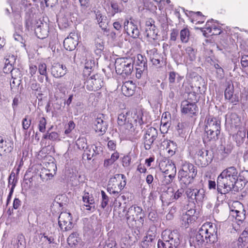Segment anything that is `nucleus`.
<instances>
[{"mask_svg":"<svg viewBox=\"0 0 248 248\" xmlns=\"http://www.w3.org/2000/svg\"><path fill=\"white\" fill-rule=\"evenodd\" d=\"M143 112L140 108L124 109L119 113L117 127L121 134L125 139L132 140L138 133V128L144 124Z\"/></svg>","mask_w":248,"mask_h":248,"instance_id":"1","label":"nucleus"},{"mask_svg":"<svg viewBox=\"0 0 248 248\" xmlns=\"http://www.w3.org/2000/svg\"><path fill=\"white\" fill-rule=\"evenodd\" d=\"M217 229L215 224L209 222L204 223L196 235L190 239L195 247H202L207 243L212 244L217 240Z\"/></svg>","mask_w":248,"mask_h":248,"instance_id":"2","label":"nucleus"},{"mask_svg":"<svg viewBox=\"0 0 248 248\" xmlns=\"http://www.w3.org/2000/svg\"><path fill=\"white\" fill-rule=\"evenodd\" d=\"M238 171L233 166L224 170L217 178V186L224 189V193H228L234 188L238 181Z\"/></svg>","mask_w":248,"mask_h":248,"instance_id":"3","label":"nucleus"},{"mask_svg":"<svg viewBox=\"0 0 248 248\" xmlns=\"http://www.w3.org/2000/svg\"><path fill=\"white\" fill-rule=\"evenodd\" d=\"M197 174V169L192 163L185 161L178 172V179L181 187L187 188L192 184Z\"/></svg>","mask_w":248,"mask_h":248,"instance_id":"4","label":"nucleus"},{"mask_svg":"<svg viewBox=\"0 0 248 248\" xmlns=\"http://www.w3.org/2000/svg\"><path fill=\"white\" fill-rule=\"evenodd\" d=\"M179 245L178 235L174 231L165 230L161 233V239L157 242L158 248H177Z\"/></svg>","mask_w":248,"mask_h":248,"instance_id":"5","label":"nucleus"},{"mask_svg":"<svg viewBox=\"0 0 248 248\" xmlns=\"http://www.w3.org/2000/svg\"><path fill=\"white\" fill-rule=\"evenodd\" d=\"M115 68L118 74L129 75L133 69V61L128 58H117L115 62Z\"/></svg>","mask_w":248,"mask_h":248,"instance_id":"6","label":"nucleus"},{"mask_svg":"<svg viewBox=\"0 0 248 248\" xmlns=\"http://www.w3.org/2000/svg\"><path fill=\"white\" fill-rule=\"evenodd\" d=\"M126 185L125 177L122 174H117L108 182V191L111 194H118Z\"/></svg>","mask_w":248,"mask_h":248,"instance_id":"7","label":"nucleus"},{"mask_svg":"<svg viewBox=\"0 0 248 248\" xmlns=\"http://www.w3.org/2000/svg\"><path fill=\"white\" fill-rule=\"evenodd\" d=\"M127 222H136L137 220L143 225L144 223L145 214L142 208L136 204L131 206L125 214Z\"/></svg>","mask_w":248,"mask_h":248,"instance_id":"8","label":"nucleus"},{"mask_svg":"<svg viewBox=\"0 0 248 248\" xmlns=\"http://www.w3.org/2000/svg\"><path fill=\"white\" fill-rule=\"evenodd\" d=\"M84 80V86L89 91H97L103 86V80L97 74L93 75Z\"/></svg>","mask_w":248,"mask_h":248,"instance_id":"9","label":"nucleus"},{"mask_svg":"<svg viewBox=\"0 0 248 248\" xmlns=\"http://www.w3.org/2000/svg\"><path fill=\"white\" fill-rule=\"evenodd\" d=\"M185 193L188 199L193 202H202L205 198V191L203 189L187 187Z\"/></svg>","mask_w":248,"mask_h":248,"instance_id":"10","label":"nucleus"},{"mask_svg":"<svg viewBox=\"0 0 248 248\" xmlns=\"http://www.w3.org/2000/svg\"><path fill=\"white\" fill-rule=\"evenodd\" d=\"M158 136L157 130L153 127L148 128L143 136V143L144 148L148 150L151 148L154 142L156 140Z\"/></svg>","mask_w":248,"mask_h":248,"instance_id":"11","label":"nucleus"},{"mask_svg":"<svg viewBox=\"0 0 248 248\" xmlns=\"http://www.w3.org/2000/svg\"><path fill=\"white\" fill-rule=\"evenodd\" d=\"M72 216L70 213L62 212L59 217L58 223L61 230L67 231L73 228Z\"/></svg>","mask_w":248,"mask_h":248,"instance_id":"12","label":"nucleus"},{"mask_svg":"<svg viewBox=\"0 0 248 248\" xmlns=\"http://www.w3.org/2000/svg\"><path fill=\"white\" fill-rule=\"evenodd\" d=\"M181 112L182 114L190 117L196 116L199 112V108L197 105L187 101H183L180 105Z\"/></svg>","mask_w":248,"mask_h":248,"instance_id":"13","label":"nucleus"},{"mask_svg":"<svg viewBox=\"0 0 248 248\" xmlns=\"http://www.w3.org/2000/svg\"><path fill=\"white\" fill-rule=\"evenodd\" d=\"M203 35L208 37L210 36L219 35L222 32L221 27L213 20L208 21L203 29Z\"/></svg>","mask_w":248,"mask_h":248,"instance_id":"14","label":"nucleus"},{"mask_svg":"<svg viewBox=\"0 0 248 248\" xmlns=\"http://www.w3.org/2000/svg\"><path fill=\"white\" fill-rule=\"evenodd\" d=\"M32 24H33L32 28L38 38L44 39L47 36L49 32V26L46 23L35 20Z\"/></svg>","mask_w":248,"mask_h":248,"instance_id":"15","label":"nucleus"},{"mask_svg":"<svg viewBox=\"0 0 248 248\" xmlns=\"http://www.w3.org/2000/svg\"><path fill=\"white\" fill-rule=\"evenodd\" d=\"M234 86L231 81L227 82L226 87L224 91V97L229 102L233 105H236L239 101L238 95L234 94Z\"/></svg>","mask_w":248,"mask_h":248,"instance_id":"16","label":"nucleus"},{"mask_svg":"<svg viewBox=\"0 0 248 248\" xmlns=\"http://www.w3.org/2000/svg\"><path fill=\"white\" fill-rule=\"evenodd\" d=\"M212 161V158L208 155V151L201 149L197 152L195 155V163L198 166L205 167Z\"/></svg>","mask_w":248,"mask_h":248,"instance_id":"17","label":"nucleus"},{"mask_svg":"<svg viewBox=\"0 0 248 248\" xmlns=\"http://www.w3.org/2000/svg\"><path fill=\"white\" fill-rule=\"evenodd\" d=\"M204 129L220 132L221 121L217 117L212 115L207 116L205 121Z\"/></svg>","mask_w":248,"mask_h":248,"instance_id":"18","label":"nucleus"},{"mask_svg":"<svg viewBox=\"0 0 248 248\" xmlns=\"http://www.w3.org/2000/svg\"><path fill=\"white\" fill-rule=\"evenodd\" d=\"M78 36L75 32H71L63 41V46L69 51L74 50L78 45Z\"/></svg>","mask_w":248,"mask_h":248,"instance_id":"19","label":"nucleus"},{"mask_svg":"<svg viewBox=\"0 0 248 248\" xmlns=\"http://www.w3.org/2000/svg\"><path fill=\"white\" fill-rule=\"evenodd\" d=\"M160 170L164 173L165 175H168L172 177H175L176 173V168L175 164L172 161H168L161 163L160 166Z\"/></svg>","mask_w":248,"mask_h":248,"instance_id":"20","label":"nucleus"},{"mask_svg":"<svg viewBox=\"0 0 248 248\" xmlns=\"http://www.w3.org/2000/svg\"><path fill=\"white\" fill-rule=\"evenodd\" d=\"M124 28L127 34L133 38L139 37L140 31L136 25L132 21L126 20L124 22Z\"/></svg>","mask_w":248,"mask_h":248,"instance_id":"21","label":"nucleus"},{"mask_svg":"<svg viewBox=\"0 0 248 248\" xmlns=\"http://www.w3.org/2000/svg\"><path fill=\"white\" fill-rule=\"evenodd\" d=\"M220 132L217 131L204 129L202 140L204 143L216 141L219 138Z\"/></svg>","mask_w":248,"mask_h":248,"instance_id":"22","label":"nucleus"},{"mask_svg":"<svg viewBox=\"0 0 248 248\" xmlns=\"http://www.w3.org/2000/svg\"><path fill=\"white\" fill-rule=\"evenodd\" d=\"M104 115L103 114H100L97 116L94 122V130L96 132H100L103 135L107 129V125L104 121Z\"/></svg>","mask_w":248,"mask_h":248,"instance_id":"23","label":"nucleus"},{"mask_svg":"<svg viewBox=\"0 0 248 248\" xmlns=\"http://www.w3.org/2000/svg\"><path fill=\"white\" fill-rule=\"evenodd\" d=\"M52 75L56 78H61L66 73V67L65 65L59 63H54L51 68Z\"/></svg>","mask_w":248,"mask_h":248,"instance_id":"24","label":"nucleus"},{"mask_svg":"<svg viewBox=\"0 0 248 248\" xmlns=\"http://www.w3.org/2000/svg\"><path fill=\"white\" fill-rule=\"evenodd\" d=\"M195 213L194 209H190L184 214L182 216V225L185 227H187L189 223L194 222L197 218V217L194 215Z\"/></svg>","mask_w":248,"mask_h":248,"instance_id":"25","label":"nucleus"},{"mask_svg":"<svg viewBox=\"0 0 248 248\" xmlns=\"http://www.w3.org/2000/svg\"><path fill=\"white\" fill-rule=\"evenodd\" d=\"M51 166L53 168V173L51 172V170L48 169L44 167L41 168L40 172V177L43 181L50 180L53 177L54 174L55 173V171L57 170L56 165L54 164H52Z\"/></svg>","mask_w":248,"mask_h":248,"instance_id":"26","label":"nucleus"},{"mask_svg":"<svg viewBox=\"0 0 248 248\" xmlns=\"http://www.w3.org/2000/svg\"><path fill=\"white\" fill-rule=\"evenodd\" d=\"M162 146L165 148L169 157L173 156L176 153L177 146L175 142L170 140H165L162 142Z\"/></svg>","mask_w":248,"mask_h":248,"instance_id":"27","label":"nucleus"},{"mask_svg":"<svg viewBox=\"0 0 248 248\" xmlns=\"http://www.w3.org/2000/svg\"><path fill=\"white\" fill-rule=\"evenodd\" d=\"M136 86L132 81L125 82L122 87V92L126 96H132L135 93Z\"/></svg>","mask_w":248,"mask_h":248,"instance_id":"28","label":"nucleus"},{"mask_svg":"<svg viewBox=\"0 0 248 248\" xmlns=\"http://www.w3.org/2000/svg\"><path fill=\"white\" fill-rule=\"evenodd\" d=\"M149 54L150 55V60L153 64L156 66L160 67L161 62L163 61V58L160 54L157 53V50L154 48L149 50Z\"/></svg>","mask_w":248,"mask_h":248,"instance_id":"29","label":"nucleus"},{"mask_svg":"<svg viewBox=\"0 0 248 248\" xmlns=\"http://www.w3.org/2000/svg\"><path fill=\"white\" fill-rule=\"evenodd\" d=\"M173 188L169 187L167 190L161 195L160 199L163 203L169 204L173 202Z\"/></svg>","mask_w":248,"mask_h":248,"instance_id":"30","label":"nucleus"},{"mask_svg":"<svg viewBox=\"0 0 248 248\" xmlns=\"http://www.w3.org/2000/svg\"><path fill=\"white\" fill-rule=\"evenodd\" d=\"M16 61V58L13 56H8L5 59L4 66L3 68V71L5 74L12 73L14 69V63Z\"/></svg>","mask_w":248,"mask_h":248,"instance_id":"31","label":"nucleus"},{"mask_svg":"<svg viewBox=\"0 0 248 248\" xmlns=\"http://www.w3.org/2000/svg\"><path fill=\"white\" fill-rule=\"evenodd\" d=\"M190 18L191 21L196 24L203 23L205 20V16L201 12H191Z\"/></svg>","mask_w":248,"mask_h":248,"instance_id":"32","label":"nucleus"},{"mask_svg":"<svg viewBox=\"0 0 248 248\" xmlns=\"http://www.w3.org/2000/svg\"><path fill=\"white\" fill-rule=\"evenodd\" d=\"M67 240L69 246L73 247L77 246L80 242L81 238L77 232H74L68 236Z\"/></svg>","mask_w":248,"mask_h":248,"instance_id":"33","label":"nucleus"},{"mask_svg":"<svg viewBox=\"0 0 248 248\" xmlns=\"http://www.w3.org/2000/svg\"><path fill=\"white\" fill-rule=\"evenodd\" d=\"M229 208L231 215H233V213H239L243 209V204L238 201H233L229 203Z\"/></svg>","mask_w":248,"mask_h":248,"instance_id":"34","label":"nucleus"},{"mask_svg":"<svg viewBox=\"0 0 248 248\" xmlns=\"http://www.w3.org/2000/svg\"><path fill=\"white\" fill-rule=\"evenodd\" d=\"M246 237L240 236L238 239L232 243V248H244L248 244V241Z\"/></svg>","mask_w":248,"mask_h":248,"instance_id":"35","label":"nucleus"},{"mask_svg":"<svg viewBox=\"0 0 248 248\" xmlns=\"http://www.w3.org/2000/svg\"><path fill=\"white\" fill-rule=\"evenodd\" d=\"M145 34L148 41L155 40L157 35L155 26H151V27L147 28L145 30Z\"/></svg>","mask_w":248,"mask_h":248,"instance_id":"36","label":"nucleus"},{"mask_svg":"<svg viewBox=\"0 0 248 248\" xmlns=\"http://www.w3.org/2000/svg\"><path fill=\"white\" fill-rule=\"evenodd\" d=\"M184 77L181 76L179 74L174 72L171 71L169 74L168 80L170 85H172L175 83L176 79L177 81L179 82Z\"/></svg>","mask_w":248,"mask_h":248,"instance_id":"37","label":"nucleus"},{"mask_svg":"<svg viewBox=\"0 0 248 248\" xmlns=\"http://www.w3.org/2000/svg\"><path fill=\"white\" fill-rule=\"evenodd\" d=\"M43 139H48L53 141H60L61 140L59 134L54 131L51 132L47 131L46 134L43 135Z\"/></svg>","mask_w":248,"mask_h":248,"instance_id":"38","label":"nucleus"},{"mask_svg":"<svg viewBox=\"0 0 248 248\" xmlns=\"http://www.w3.org/2000/svg\"><path fill=\"white\" fill-rule=\"evenodd\" d=\"M155 238V234L154 233H149L148 232L146 236L144 237V240L142 242V247L144 248H147L149 244L152 242Z\"/></svg>","mask_w":248,"mask_h":248,"instance_id":"39","label":"nucleus"},{"mask_svg":"<svg viewBox=\"0 0 248 248\" xmlns=\"http://www.w3.org/2000/svg\"><path fill=\"white\" fill-rule=\"evenodd\" d=\"M180 40L182 43L188 42L189 36L190 31L187 27L182 29L180 32Z\"/></svg>","mask_w":248,"mask_h":248,"instance_id":"40","label":"nucleus"},{"mask_svg":"<svg viewBox=\"0 0 248 248\" xmlns=\"http://www.w3.org/2000/svg\"><path fill=\"white\" fill-rule=\"evenodd\" d=\"M200 98L199 94L195 92H191L188 93L187 99L184 101H187L189 103L191 102L195 104L199 101Z\"/></svg>","mask_w":248,"mask_h":248,"instance_id":"41","label":"nucleus"},{"mask_svg":"<svg viewBox=\"0 0 248 248\" xmlns=\"http://www.w3.org/2000/svg\"><path fill=\"white\" fill-rule=\"evenodd\" d=\"M159 9L166 10L172 8L170 0H161L158 5Z\"/></svg>","mask_w":248,"mask_h":248,"instance_id":"42","label":"nucleus"},{"mask_svg":"<svg viewBox=\"0 0 248 248\" xmlns=\"http://www.w3.org/2000/svg\"><path fill=\"white\" fill-rule=\"evenodd\" d=\"M46 120L44 117H40L38 118V129L40 132L44 133L46 131Z\"/></svg>","mask_w":248,"mask_h":248,"instance_id":"43","label":"nucleus"},{"mask_svg":"<svg viewBox=\"0 0 248 248\" xmlns=\"http://www.w3.org/2000/svg\"><path fill=\"white\" fill-rule=\"evenodd\" d=\"M244 209L239 211V213H233V215H231L234 217L238 222L242 223L246 218L245 214L244 213Z\"/></svg>","mask_w":248,"mask_h":248,"instance_id":"44","label":"nucleus"},{"mask_svg":"<svg viewBox=\"0 0 248 248\" xmlns=\"http://www.w3.org/2000/svg\"><path fill=\"white\" fill-rule=\"evenodd\" d=\"M31 120L29 116L26 115L22 121V128L24 130H27L31 125Z\"/></svg>","mask_w":248,"mask_h":248,"instance_id":"45","label":"nucleus"},{"mask_svg":"<svg viewBox=\"0 0 248 248\" xmlns=\"http://www.w3.org/2000/svg\"><path fill=\"white\" fill-rule=\"evenodd\" d=\"M17 248H26V241L24 236L23 234H21L17 237Z\"/></svg>","mask_w":248,"mask_h":248,"instance_id":"46","label":"nucleus"},{"mask_svg":"<svg viewBox=\"0 0 248 248\" xmlns=\"http://www.w3.org/2000/svg\"><path fill=\"white\" fill-rule=\"evenodd\" d=\"M101 193L102 195L101 206L103 209H104L108 204L109 199L108 196L106 195L104 190H101Z\"/></svg>","mask_w":248,"mask_h":248,"instance_id":"47","label":"nucleus"},{"mask_svg":"<svg viewBox=\"0 0 248 248\" xmlns=\"http://www.w3.org/2000/svg\"><path fill=\"white\" fill-rule=\"evenodd\" d=\"M83 201L85 204H94V200L92 196H90L89 193H86L83 196Z\"/></svg>","mask_w":248,"mask_h":248,"instance_id":"48","label":"nucleus"},{"mask_svg":"<svg viewBox=\"0 0 248 248\" xmlns=\"http://www.w3.org/2000/svg\"><path fill=\"white\" fill-rule=\"evenodd\" d=\"M37 69L40 75H46L47 72V66L45 63H40L38 65Z\"/></svg>","mask_w":248,"mask_h":248,"instance_id":"49","label":"nucleus"},{"mask_svg":"<svg viewBox=\"0 0 248 248\" xmlns=\"http://www.w3.org/2000/svg\"><path fill=\"white\" fill-rule=\"evenodd\" d=\"M31 82L30 87L33 92L36 93V92L41 90L40 85L37 82L35 79H33L32 81H31Z\"/></svg>","mask_w":248,"mask_h":248,"instance_id":"50","label":"nucleus"},{"mask_svg":"<svg viewBox=\"0 0 248 248\" xmlns=\"http://www.w3.org/2000/svg\"><path fill=\"white\" fill-rule=\"evenodd\" d=\"M145 69H147V65L146 66H137L136 67V77L138 78H140L141 77V75L143 72V71L145 70Z\"/></svg>","mask_w":248,"mask_h":248,"instance_id":"51","label":"nucleus"},{"mask_svg":"<svg viewBox=\"0 0 248 248\" xmlns=\"http://www.w3.org/2000/svg\"><path fill=\"white\" fill-rule=\"evenodd\" d=\"M184 187H182L180 188H179L175 192H173V202L179 199L180 197H182L183 194L184 193Z\"/></svg>","mask_w":248,"mask_h":248,"instance_id":"52","label":"nucleus"},{"mask_svg":"<svg viewBox=\"0 0 248 248\" xmlns=\"http://www.w3.org/2000/svg\"><path fill=\"white\" fill-rule=\"evenodd\" d=\"M137 66H146V59L143 57L141 54L137 55V60L136 62Z\"/></svg>","mask_w":248,"mask_h":248,"instance_id":"53","label":"nucleus"},{"mask_svg":"<svg viewBox=\"0 0 248 248\" xmlns=\"http://www.w3.org/2000/svg\"><path fill=\"white\" fill-rule=\"evenodd\" d=\"M86 139L84 138H79L77 140V145L78 146L79 148H82L84 149L86 148L87 143Z\"/></svg>","mask_w":248,"mask_h":248,"instance_id":"54","label":"nucleus"},{"mask_svg":"<svg viewBox=\"0 0 248 248\" xmlns=\"http://www.w3.org/2000/svg\"><path fill=\"white\" fill-rule=\"evenodd\" d=\"M111 7L112 8V13L113 16L116 13H118L121 12V10L120 9L119 6L118 4L114 1L111 2Z\"/></svg>","mask_w":248,"mask_h":248,"instance_id":"55","label":"nucleus"},{"mask_svg":"<svg viewBox=\"0 0 248 248\" xmlns=\"http://www.w3.org/2000/svg\"><path fill=\"white\" fill-rule=\"evenodd\" d=\"M75 127V124L73 121H70L68 124V127L66 128L64 131V134L66 135L69 134Z\"/></svg>","mask_w":248,"mask_h":248,"instance_id":"56","label":"nucleus"},{"mask_svg":"<svg viewBox=\"0 0 248 248\" xmlns=\"http://www.w3.org/2000/svg\"><path fill=\"white\" fill-rule=\"evenodd\" d=\"M241 65L242 68H248V55H243L241 58Z\"/></svg>","mask_w":248,"mask_h":248,"instance_id":"57","label":"nucleus"},{"mask_svg":"<svg viewBox=\"0 0 248 248\" xmlns=\"http://www.w3.org/2000/svg\"><path fill=\"white\" fill-rule=\"evenodd\" d=\"M8 183L12 185V187H14V189L17 183V180L15 178V174L14 173H12L10 174Z\"/></svg>","mask_w":248,"mask_h":248,"instance_id":"58","label":"nucleus"},{"mask_svg":"<svg viewBox=\"0 0 248 248\" xmlns=\"http://www.w3.org/2000/svg\"><path fill=\"white\" fill-rule=\"evenodd\" d=\"M179 31L176 29H173L171 30L170 34V40L172 41H175L178 35Z\"/></svg>","mask_w":248,"mask_h":248,"instance_id":"59","label":"nucleus"},{"mask_svg":"<svg viewBox=\"0 0 248 248\" xmlns=\"http://www.w3.org/2000/svg\"><path fill=\"white\" fill-rule=\"evenodd\" d=\"M116 243L113 240L108 239L106 242L104 248H115Z\"/></svg>","mask_w":248,"mask_h":248,"instance_id":"60","label":"nucleus"},{"mask_svg":"<svg viewBox=\"0 0 248 248\" xmlns=\"http://www.w3.org/2000/svg\"><path fill=\"white\" fill-rule=\"evenodd\" d=\"M174 177H171L168 175H165L164 179L162 181L163 184L164 185H168L170 184L173 181Z\"/></svg>","mask_w":248,"mask_h":248,"instance_id":"61","label":"nucleus"},{"mask_svg":"<svg viewBox=\"0 0 248 248\" xmlns=\"http://www.w3.org/2000/svg\"><path fill=\"white\" fill-rule=\"evenodd\" d=\"M92 69V67H89L86 66L85 67L83 70V76L85 79L87 78H89V77L91 75V74Z\"/></svg>","mask_w":248,"mask_h":248,"instance_id":"62","label":"nucleus"},{"mask_svg":"<svg viewBox=\"0 0 248 248\" xmlns=\"http://www.w3.org/2000/svg\"><path fill=\"white\" fill-rule=\"evenodd\" d=\"M21 202L18 198H15L13 202V208L15 209H17L21 205Z\"/></svg>","mask_w":248,"mask_h":248,"instance_id":"63","label":"nucleus"},{"mask_svg":"<svg viewBox=\"0 0 248 248\" xmlns=\"http://www.w3.org/2000/svg\"><path fill=\"white\" fill-rule=\"evenodd\" d=\"M37 67L34 65H31L29 67V72L31 77H33L36 73Z\"/></svg>","mask_w":248,"mask_h":248,"instance_id":"64","label":"nucleus"}]
</instances>
